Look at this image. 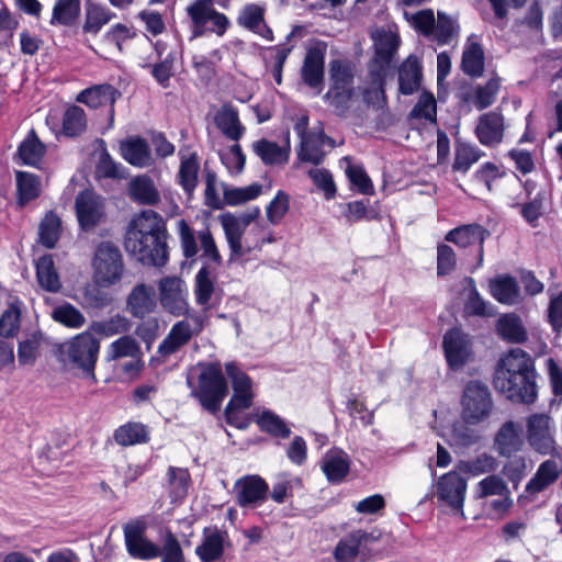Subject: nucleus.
<instances>
[{"label":"nucleus","instance_id":"69168bd1","mask_svg":"<svg viewBox=\"0 0 562 562\" xmlns=\"http://www.w3.org/2000/svg\"><path fill=\"white\" fill-rule=\"evenodd\" d=\"M476 497L509 496V490L505 481L498 475H488L476 485Z\"/></svg>","mask_w":562,"mask_h":562},{"label":"nucleus","instance_id":"c85d7f7f","mask_svg":"<svg viewBox=\"0 0 562 562\" xmlns=\"http://www.w3.org/2000/svg\"><path fill=\"white\" fill-rule=\"evenodd\" d=\"M215 269L211 265L204 263L194 278V299L203 312L211 310V300L215 292Z\"/></svg>","mask_w":562,"mask_h":562},{"label":"nucleus","instance_id":"c03bdc74","mask_svg":"<svg viewBox=\"0 0 562 562\" xmlns=\"http://www.w3.org/2000/svg\"><path fill=\"white\" fill-rule=\"evenodd\" d=\"M46 153L45 145L34 130H31L18 148V155L24 165L36 167Z\"/></svg>","mask_w":562,"mask_h":562},{"label":"nucleus","instance_id":"423d86ee","mask_svg":"<svg viewBox=\"0 0 562 562\" xmlns=\"http://www.w3.org/2000/svg\"><path fill=\"white\" fill-rule=\"evenodd\" d=\"M186 12L193 37L211 34L223 37L231 27L229 19L215 9L213 0H194Z\"/></svg>","mask_w":562,"mask_h":562},{"label":"nucleus","instance_id":"9b49d317","mask_svg":"<svg viewBox=\"0 0 562 562\" xmlns=\"http://www.w3.org/2000/svg\"><path fill=\"white\" fill-rule=\"evenodd\" d=\"M259 214L260 209L255 207L240 216L224 215L222 217V226L231 250V261L244 257L251 251V246L243 245V235L247 226L255 221Z\"/></svg>","mask_w":562,"mask_h":562},{"label":"nucleus","instance_id":"338daca9","mask_svg":"<svg viewBox=\"0 0 562 562\" xmlns=\"http://www.w3.org/2000/svg\"><path fill=\"white\" fill-rule=\"evenodd\" d=\"M290 210V196L282 190H279L276 196L271 200V202L267 205L266 214L267 220L272 225H278L281 223L283 217Z\"/></svg>","mask_w":562,"mask_h":562},{"label":"nucleus","instance_id":"473e14b6","mask_svg":"<svg viewBox=\"0 0 562 562\" xmlns=\"http://www.w3.org/2000/svg\"><path fill=\"white\" fill-rule=\"evenodd\" d=\"M387 72H383L381 67L369 68V82L363 90V101L367 105L375 109H383L386 103L384 91L385 78Z\"/></svg>","mask_w":562,"mask_h":562},{"label":"nucleus","instance_id":"4d7b16f0","mask_svg":"<svg viewBox=\"0 0 562 562\" xmlns=\"http://www.w3.org/2000/svg\"><path fill=\"white\" fill-rule=\"evenodd\" d=\"M496 459L487 453L479 454L477 457L471 460L460 461L457 465L459 472H463L472 476H477L484 473L492 472L496 470Z\"/></svg>","mask_w":562,"mask_h":562},{"label":"nucleus","instance_id":"a18cd8bd","mask_svg":"<svg viewBox=\"0 0 562 562\" xmlns=\"http://www.w3.org/2000/svg\"><path fill=\"white\" fill-rule=\"evenodd\" d=\"M113 18L115 14L105 5L88 2L82 30L85 33L98 34Z\"/></svg>","mask_w":562,"mask_h":562},{"label":"nucleus","instance_id":"72a5a7b5","mask_svg":"<svg viewBox=\"0 0 562 562\" xmlns=\"http://www.w3.org/2000/svg\"><path fill=\"white\" fill-rule=\"evenodd\" d=\"M490 292L497 302L506 305L518 304L521 300L520 286L517 280L507 274L491 280Z\"/></svg>","mask_w":562,"mask_h":562},{"label":"nucleus","instance_id":"774afa93","mask_svg":"<svg viewBox=\"0 0 562 562\" xmlns=\"http://www.w3.org/2000/svg\"><path fill=\"white\" fill-rule=\"evenodd\" d=\"M42 342V334L34 333L20 341L18 360L21 364H33L37 358Z\"/></svg>","mask_w":562,"mask_h":562},{"label":"nucleus","instance_id":"f704fd0d","mask_svg":"<svg viewBox=\"0 0 562 562\" xmlns=\"http://www.w3.org/2000/svg\"><path fill=\"white\" fill-rule=\"evenodd\" d=\"M214 122L217 128L232 140H239L245 133V127L239 121L238 112L232 105H223L216 112Z\"/></svg>","mask_w":562,"mask_h":562},{"label":"nucleus","instance_id":"49530a36","mask_svg":"<svg viewBox=\"0 0 562 562\" xmlns=\"http://www.w3.org/2000/svg\"><path fill=\"white\" fill-rule=\"evenodd\" d=\"M36 277L40 285L48 292H58L61 288V282L50 255L38 258L36 262Z\"/></svg>","mask_w":562,"mask_h":562},{"label":"nucleus","instance_id":"6e6552de","mask_svg":"<svg viewBox=\"0 0 562 562\" xmlns=\"http://www.w3.org/2000/svg\"><path fill=\"white\" fill-rule=\"evenodd\" d=\"M93 280L103 288L116 284L121 281L124 272L122 254L115 245L101 243L93 257Z\"/></svg>","mask_w":562,"mask_h":562},{"label":"nucleus","instance_id":"052dcab7","mask_svg":"<svg viewBox=\"0 0 562 562\" xmlns=\"http://www.w3.org/2000/svg\"><path fill=\"white\" fill-rule=\"evenodd\" d=\"M462 69L472 77H480L484 69V53L481 45L470 44L463 52Z\"/></svg>","mask_w":562,"mask_h":562},{"label":"nucleus","instance_id":"39448f33","mask_svg":"<svg viewBox=\"0 0 562 562\" xmlns=\"http://www.w3.org/2000/svg\"><path fill=\"white\" fill-rule=\"evenodd\" d=\"M225 372L234 391L225 408L226 422L239 429H246L249 420L241 416V412L252 405V381L235 362H227Z\"/></svg>","mask_w":562,"mask_h":562},{"label":"nucleus","instance_id":"3c124183","mask_svg":"<svg viewBox=\"0 0 562 562\" xmlns=\"http://www.w3.org/2000/svg\"><path fill=\"white\" fill-rule=\"evenodd\" d=\"M396 49L395 37L391 34H383L375 42V56L369 64V68L381 67L383 72L390 69V63L394 50Z\"/></svg>","mask_w":562,"mask_h":562},{"label":"nucleus","instance_id":"680f3d73","mask_svg":"<svg viewBox=\"0 0 562 562\" xmlns=\"http://www.w3.org/2000/svg\"><path fill=\"white\" fill-rule=\"evenodd\" d=\"M100 286L94 282L82 288L79 303L83 308H104L111 303V296Z\"/></svg>","mask_w":562,"mask_h":562},{"label":"nucleus","instance_id":"20e7f679","mask_svg":"<svg viewBox=\"0 0 562 562\" xmlns=\"http://www.w3.org/2000/svg\"><path fill=\"white\" fill-rule=\"evenodd\" d=\"M100 341L90 333L82 331L59 347L60 360L70 369L81 371L85 378L95 380L94 369L99 358Z\"/></svg>","mask_w":562,"mask_h":562},{"label":"nucleus","instance_id":"f257e3e1","mask_svg":"<svg viewBox=\"0 0 562 562\" xmlns=\"http://www.w3.org/2000/svg\"><path fill=\"white\" fill-rule=\"evenodd\" d=\"M167 226L160 214L143 210L130 222L124 247L137 261L164 267L168 261Z\"/></svg>","mask_w":562,"mask_h":562},{"label":"nucleus","instance_id":"5fc2aeb1","mask_svg":"<svg viewBox=\"0 0 562 562\" xmlns=\"http://www.w3.org/2000/svg\"><path fill=\"white\" fill-rule=\"evenodd\" d=\"M52 318L55 322L74 329H78L86 324L85 315L70 303H64L54 307L52 311Z\"/></svg>","mask_w":562,"mask_h":562},{"label":"nucleus","instance_id":"ea45409f","mask_svg":"<svg viewBox=\"0 0 562 562\" xmlns=\"http://www.w3.org/2000/svg\"><path fill=\"white\" fill-rule=\"evenodd\" d=\"M355 65L347 59H335L329 65L330 88L335 90L355 89Z\"/></svg>","mask_w":562,"mask_h":562},{"label":"nucleus","instance_id":"7ed1b4c3","mask_svg":"<svg viewBox=\"0 0 562 562\" xmlns=\"http://www.w3.org/2000/svg\"><path fill=\"white\" fill-rule=\"evenodd\" d=\"M187 384L191 395L199 400L203 408L216 413L228 393L226 379L220 362L199 364L190 372Z\"/></svg>","mask_w":562,"mask_h":562},{"label":"nucleus","instance_id":"4c0bfd02","mask_svg":"<svg viewBox=\"0 0 562 562\" xmlns=\"http://www.w3.org/2000/svg\"><path fill=\"white\" fill-rule=\"evenodd\" d=\"M237 22L240 26L252 31L268 41L273 38L272 31L265 23L263 9L257 4L246 5L241 10Z\"/></svg>","mask_w":562,"mask_h":562},{"label":"nucleus","instance_id":"f03ea898","mask_svg":"<svg viewBox=\"0 0 562 562\" xmlns=\"http://www.w3.org/2000/svg\"><path fill=\"white\" fill-rule=\"evenodd\" d=\"M533 359L520 348L510 349L498 362L495 389L516 403L532 404L537 398Z\"/></svg>","mask_w":562,"mask_h":562},{"label":"nucleus","instance_id":"9d476101","mask_svg":"<svg viewBox=\"0 0 562 562\" xmlns=\"http://www.w3.org/2000/svg\"><path fill=\"white\" fill-rule=\"evenodd\" d=\"M204 326L203 317L200 315H190L189 317L175 323L166 338L160 342L157 353L167 358L178 352L194 336H198Z\"/></svg>","mask_w":562,"mask_h":562},{"label":"nucleus","instance_id":"8fccbe9b","mask_svg":"<svg viewBox=\"0 0 562 562\" xmlns=\"http://www.w3.org/2000/svg\"><path fill=\"white\" fill-rule=\"evenodd\" d=\"M80 13V0H56L50 25H72Z\"/></svg>","mask_w":562,"mask_h":562},{"label":"nucleus","instance_id":"de8ad7c7","mask_svg":"<svg viewBox=\"0 0 562 562\" xmlns=\"http://www.w3.org/2000/svg\"><path fill=\"white\" fill-rule=\"evenodd\" d=\"M61 234V221L54 212H48L38 226V243L47 249L56 246Z\"/></svg>","mask_w":562,"mask_h":562},{"label":"nucleus","instance_id":"6ab92c4d","mask_svg":"<svg viewBox=\"0 0 562 562\" xmlns=\"http://www.w3.org/2000/svg\"><path fill=\"white\" fill-rule=\"evenodd\" d=\"M235 493L239 506L254 508L266 501L268 484L258 475H247L235 483Z\"/></svg>","mask_w":562,"mask_h":562},{"label":"nucleus","instance_id":"4be33fe9","mask_svg":"<svg viewBox=\"0 0 562 562\" xmlns=\"http://www.w3.org/2000/svg\"><path fill=\"white\" fill-rule=\"evenodd\" d=\"M333 148L335 142L325 135L323 127L318 126L310 132L308 136L303 137L299 150V159L305 162L319 165L324 157V146Z\"/></svg>","mask_w":562,"mask_h":562},{"label":"nucleus","instance_id":"e433bc0d","mask_svg":"<svg viewBox=\"0 0 562 562\" xmlns=\"http://www.w3.org/2000/svg\"><path fill=\"white\" fill-rule=\"evenodd\" d=\"M422 81V67L416 57L409 56L398 68L400 92L405 95L413 94L419 89Z\"/></svg>","mask_w":562,"mask_h":562},{"label":"nucleus","instance_id":"412c9836","mask_svg":"<svg viewBox=\"0 0 562 562\" xmlns=\"http://www.w3.org/2000/svg\"><path fill=\"white\" fill-rule=\"evenodd\" d=\"M379 537L364 530H355L342 537L335 547L334 558L337 562H352L361 548L378 541Z\"/></svg>","mask_w":562,"mask_h":562},{"label":"nucleus","instance_id":"2f4dec72","mask_svg":"<svg viewBox=\"0 0 562 562\" xmlns=\"http://www.w3.org/2000/svg\"><path fill=\"white\" fill-rule=\"evenodd\" d=\"M322 470L330 483H340L350 470L349 456L338 448L328 450L322 459Z\"/></svg>","mask_w":562,"mask_h":562},{"label":"nucleus","instance_id":"ddd939ff","mask_svg":"<svg viewBox=\"0 0 562 562\" xmlns=\"http://www.w3.org/2000/svg\"><path fill=\"white\" fill-rule=\"evenodd\" d=\"M147 524L137 518L124 526V538L128 553L138 559H154L160 555V548L149 541L145 536Z\"/></svg>","mask_w":562,"mask_h":562},{"label":"nucleus","instance_id":"393cba45","mask_svg":"<svg viewBox=\"0 0 562 562\" xmlns=\"http://www.w3.org/2000/svg\"><path fill=\"white\" fill-rule=\"evenodd\" d=\"M120 150L122 157L134 167L147 168L155 162L148 142L139 136L121 142Z\"/></svg>","mask_w":562,"mask_h":562},{"label":"nucleus","instance_id":"13d9d810","mask_svg":"<svg viewBox=\"0 0 562 562\" xmlns=\"http://www.w3.org/2000/svg\"><path fill=\"white\" fill-rule=\"evenodd\" d=\"M499 90V79L492 78L484 86H477L468 99L477 110L492 105Z\"/></svg>","mask_w":562,"mask_h":562},{"label":"nucleus","instance_id":"2eb2a0df","mask_svg":"<svg viewBox=\"0 0 562 562\" xmlns=\"http://www.w3.org/2000/svg\"><path fill=\"white\" fill-rule=\"evenodd\" d=\"M467 487V480L459 471H450L438 479L436 497L450 508L462 512Z\"/></svg>","mask_w":562,"mask_h":562},{"label":"nucleus","instance_id":"79ce46f5","mask_svg":"<svg viewBox=\"0 0 562 562\" xmlns=\"http://www.w3.org/2000/svg\"><path fill=\"white\" fill-rule=\"evenodd\" d=\"M143 352L137 340L130 336L123 335L110 344L106 350V359L109 361L119 360L122 358H131L138 361L142 359Z\"/></svg>","mask_w":562,"mask_h":562},{"label":"nucleus","instance_id":"f3484780","mask_svg":"<svg viewBox=\"0 0 562 562\" xmlns=\"http://www.w3.org/2000/svg\"><path fill=\"white\" fill-rule=\"evenodd\" d=\"M76 213L82 229L94 228L104 216V204L100 195L86 190L76 198Z\"/></svg>","mask_w":562,"mask_h":562},{"label":"nucleus","instance_id":"1a4fd4ad","mask_svg":"<svg viewBox=\"0 0 562 562\" xmlns=\"http://www.w3.org/2000/svg\"><path fill=\"white\" fill-rule=\"evenodd\" d=\"M462 419L470 425L486 420L493 411V400L488 387L480 382L467 384L462 396Z\"/></svg>","mask_w":562,"mask_h":562},{"label":"nucleus","instance_id":"dca6fc26","mask_svg":"<svg viewBox=\"0 0 562 562\" xmlns=\"http://www.w3.org/2000/svg\"><path fill=\"white\" fill-rule=\"evenodd\" d=\"M160 302L172 315H187L189 303L187 301V289L184 282L177 277H166L159 283Z\"/></svg>","mask_w":562,"mask_h":562},{"label":"nucleus","instance_id":"e2e57ef3","mask_svg":"<svg viewBox=\"0 0 562 562\" xmlns=\"http://www.w3.org/2000/svg\"><path fill=\"white\" fill-rule=\"evenodd\" d=\"M87 127V117L83 109L78 105L68 108L63 116V131L67 136H77Z\"/></svg>","mask_w":562,"mask_h":562},{"label":"nucleus","instance_id":"7c9ffc66","mask_svg":"<svg viewBox=\"0 0 562 562\" xmlns=\"http://www.w3.org/2000/svg\"><path fill=\"white\" fill-rule=\"evenodd\" d=\"M127 311L136 318H144L156 307L155 290L151 285L137 284L128 294Z\"/></svg>","mask_w":562,"mask_h":562},{"label":"nucleus","instance_id":"58836bf2","mask_svg":"<svg viewBox=\"0 0 562 562\" xmlns=\"http://www.w3.org/2000/svg\"><path fill=\"white\" fill-rule=\"evenodd\" d=\"M114 440L122 447L147 443L150 439L149 428L139 422H128L114 431Z\"/></svg>","mask_w":562,"mask_h":562},{"label":"nucleus","instance_id":"bf43d9fd","mask_svg":"<svg viewBox=\"0 0 562 562\" xmlns=\"http://www.w3.org/2000/svg\"><path fill=\"white\" fill-rule=\"evenodd\" d=\"M16 184L21 204L36 199L41 193V180L33 173L19 171L16 173Z\"/></svg>","mask_w":562,"mask_h":562},{"label":"nucleus","instance_id":"4468645a","mask_svg":"<svg viewBox=\"0 0 562 562\" xmlns=\"http://www.w3.org/2000/svg\"><path fill=\"white\" fill-rule=\"evenodd\" d=\"M231 547L232 542L226 530L209 526L202 531L201 541L195 547V554L201 562H220L226 548Z\"/></svg>","mask_w":562,"mask_h":562},{"label":"nucleus","instance_id":"bb28decb","mask_svg":"<svg viewBox=\"0 0 562 562\" xmlns=\"http://www.w3.org/2000/svg\"><path fill=\"white\" fill-rule=\"evenodd\" d=\"M522 446L521 426L513 420L504 423L494 438L496 451L503 457H512L520 451Z\"/></svg>","mask_w":562,"mask_h":562},{"label":"nucleus","instance_id":"b1692460","mask_svg":"<svg viewBox=\"0 0 562 562\" xmlns=\"http://www.w3.org/2000/svg\"><path fill=\"white\" fill-rule=\"evenodd\" d=\"M475 135L484 146H495L503 140L504 117L501 113L491 111L479 117Z\"/></svg>","mask_w":562,"mask_h":562},{"label":"nucleus","instance_id":"0e129e2a","mask_svg":"<svg viewBox=\"0 0 562 562\" xmlns=\"http://www.w3.org/2000/svg\"><path fill=\"white\" fill-rule=\"evenodd\" d=\"M458 25L453 19L443 12H438L437 22H435L434 38L438 45H448L458 35Z\"/></svg>","mask_w":562,"mask_h":562},{"label":"nucleus","instance_id":"a878e982","mask_svg":"<svg viewBox=\"0 0 562 562\" xmlns=\"http://www.w3.org/2000/svg\"><path fill=\"white\" fill-rule=\"evenodd\" d=\"M121 97V92L109 83L97 85L82 90L76 98L80 103H85L89 108L98 109L110 104V119L114 116V103Z\"/></svg>","mask_w":562,"mask_h":562},{"label":"nucleus","instance_id":"aec40b11","mask_svg":"<svg viewBox=\"0 0 562 562\" xmlns=\"http://www.w3.org/2000/svg\"><path fill=\"white\" fill-rule=\"evenodd\" d=\"M549 454L552 458L540 463L535 475L526 486L527 493L531 495L538 494L557 482L562 475V453L555 451Z\"/></svg>","mask_w":562,"mask_h":562},{"label":"nucleus","instance_id":"09e8293b","mask_svg":"<svg viewBox=\"0 0 562 562\" xmlns=\"http://www.w3.org/2000/svg\"><path fill=\"white\" fill-rule=\"evenodd\" d=\"M131 327L132 323L126 316L115 314L106 319L93 322L89 330L92 335L97 334L103 337H111L127 333Z\"/></svg>","mask_w":562,"mask_h":562},{"label":"nucleus","instance_id":"c9c22d12","mask_svg":"<svg viewBox=\"0 0 562 562\" xmlns=\"http://www.w3.org/2000/svg\"><path fill=\"white\" fill-rule=\"evenodd\" d=\"M499 337L510 344H524L527 340V330L519 316L514 313L502 315L496 323Z\"/></svg>","mask_w":562,"mask_h":562},{"label":"nucleus","instance_id":"a211bd4d","mask_svg":"<svg viewBox=\"0 0 562 562\" xmlns=\"http://www.w3.org/2000/svg\"><path fill=\"white\" fill-rule=\"evenodd\" d=\"M325 55V46L317 44L310 47L301 69L303 82L310 88L315 89L317 93H319L323 88Z\"/></svg>","mask_w":562,"mask_h":562},{"label":"nucleus","instance_id":"f8f14e48","mask_svg":"<svg viewBox=\"0 0 562 562\" xmlns=\"http://www.w3.org/2000/svg\"><path fill=\"white\" fill-rule=\"evenodd\" d=\"M554 423L547 414H532L527 419V440L540 454L554 453Z\"/></svg>","mask_w":562,"mask_h":562},{"label":"nucleus","instance_id":"cd10ccee","mask_svg":"<svg viewBox=\"0 0 562 562\" xmlns=\"http://www.w3.org/2000/svg\"><path fill=\"white\" fill-rule=\"evenodd\" d=\"M443 349L449 366L453 369L462 367L469 356V340L459 329L449 330L443 337Z\"/></svg>","mask_w":562,"mask_h":562},{"label":"nucleus","instance_id":"a19ab883","mask_svg":"<svg viewBox=\"0 0 562 562\" xmlns=\"http://www.w3.org/2000/svg\"><path fill=\"white\" fill-rule=\"evenodd\" d=\"M180 168L178 172V182L186 193L192 194L198 186V175L200 164L195 153L183 154L180 151Z\"/></svg>","mask_w":562,"mask_h":562},{"label":"nucleus","instance_id":"c756f323","mask_svg":"<svg viewBox=\"0 0 562 562\" xmlns=\"http://www.w3.org/2000/svg\"><path fill=\"white\" fill-rule=\"evenodd\" d=\"M132 201L140 205L155 206L161 198L154 180L147 175L134 177L127 187Z\"/></svg>","mask_w":562,"mask_h":562},{"label":"nucleus","instance_id":"5701e85b","mask_svg":"<svg viewBox=\"0 0 562 562\" xmlns=\"http://www.w3.org/2000/svg\"><path fill=\"white\" fill-rule=\"evenodd\" d=\"M490 236V232L479 224H468L449 231L446 240L465 248L472 245H479V263L483 261V244Z\"/></svg>","mask_w":562,"mask_h":562},{"label":"nucleus","instance_id":"6e6d98bb","mask_svg":"<svg viewBox=\"0 0 562 562\" xmlns=\"http://www.w3.org/2000/svg\"><path fill=\"white\" fill-rule=\"evenodd\" d=\"M483 153L474 145L460 143L456 147L454 161L452 168L454 171L465 173L479 159Z\"/></svg>","mask_w":562,"mask_h":562},{"label":"nucleus","instance_id":"864d4df0","mask_svg":"<svg viewBox=\"0 0 562 562\" xmlns=\"http://www.w3.org/2000/svg\"><path fill=\"white\" fill-rule=\"evenodd\" d=\"M256 423L262 431L268 432L271 436L288 438L291 435L290 427L280 416L271 411H263L261 414H259Z\"/></svg>","mask_w":562,"mask_h":562},{"label":"nucleus","instance_id":"603ef678","mask_svg":"<svg viewBox=\"0 0 562 562\" xmlns=\"http://www.w3.org/2000/svg\"><path fill=\"white\" fill-rule=\"evenodd\" d=\"M167 481L169 494L173 501L181 499L187 495L190 483V474L187 469L169 467Z\"/></svg>","mask_w":562,"mask_h":562},{"label":"nucleus","instance_id":"37998d69","mask_svg":"<svg viewBox=\"0 0 562 562\" xmlns=\"http://www.w3.org/2000/svg\"><path fill=\"white\" fill-rule=\"evenodd\" d=\"M252 150L265 165L286 164L290 155L289 147H281L277 143L267 139L252 143Z\"/></svg>","mask_w":562,"mask_h":562},{"label":"nucleus","instance_id":"0eeeda50","mask_svg":"<svg viewBox=\"0 0 562 562\" xmlns=\"http://www.w3.org/2000/svg\"><path fill=\"white\" fill-rule=\"evenodd\" d=\"M177 229L180 239V246L183 256L187 259L194 258L199 250H201L202 258L209 260L215 266L222 265V256L215 239L207 227L199 232H194V229L187 223L186 220H179L177 222Z\"/></svg>","mask_w":562,"mask_h":562}]
</instances>
